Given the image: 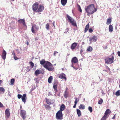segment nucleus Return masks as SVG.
<instances>
[{
    "mask_svg": "<svg viewBox=\"0 0 120 120\" xmlns=\"http://www.w3.org/2000/svg\"><path fill=\"white\" fill-rule=\"evenodd\" d=\"M85 9L87 13L91 15L96 11L97 10L95 8L94 4H91L87 6L85 8Z\"/></svg>",
    "mask_w": 120,
    "mask_h": 120,
    "instance_id": "1",
    "label": "nucleus"
},
{
    "mask_svg": "<svg viewBox=\"0 0 120 120\" xmlns=\"http://www.w3.org/2000/svg\"><path fill=\"white\" fill-rule=\"evenodd\" d=\"M43 67L49 71H52L54 69L52 65L49 62L46 64L43 65Z\"/></svg>",
    "mask_w": 120,
    "mask_h": 120,
    "instance_id": "2",
    "label": "nucleus"
},
{
    "mask_svg": "<svg viewBox=\"0 0 120 120\" xmlns=\"http://www.w3.org/2000/svg\"><path fill=\"white\" fill-rule=\"evenodd\" d=\"M66 16L68 18V22L71 23L73 26H77L76 22L74 19L68 14Z\"/></svg>",
    "mask_w": 120,
    "mask_h": 120,
    "instance_id": "3",
    "label": "nucleus"
},
{
    "mask_svg": "<svg viewBox=\"0 0 120 120\" xmlns=\"http://www.w3.org/2000/svg\"><path fill=\"white\" fill-rule=\"evenodd\" d=\"M63 116L62 112L58 111L56 113V118L57 120H61L63 119Z\"/></svg>",
    "mask_w": 120,
    "mask_h": 120,
    "instance_id": "4",
    "label": "nucleus"
},
{
    "mask_svg": "<svg viewBox=\"0 0 120 120\" xmlns=\"http://www.w3.org/2000/svg\"><path fill=\"white\" fill-rule=\"evenodd\" d=\"M114 57L112 56L111 58L107 57L105 60V62L107 64H111L113 62Z\"/></svg>",
    "mask_w": 120,
    "mask_h": 120,
    "instance_id": "5",
    "label": "nucleus"
},
{
    "mask_svg": "<svg viewBox=\"0 0 120 120\" xmlns=\"http://www.w3.org/2000/svg\"><path fill=\"white\" fill-rule=\"evenodd\" d=\"M20 113L21 116L22 117V118L24 120L26 117V112L25 110L21 109L20 111Z\"/></svg>",
    "mask_w": 120,
    "mask_h": 120,
    "instance_id": "6",
    "label": "nucleus"
},
{
    "mask_svg": "<svg viewBox=\"0 0 120 120\" xmlns=\"http://www.w3.org/2000/svg\"><path fill=\"white\" fill-rule=\"evenodd\" d=\"M9 110L10 109L8 108H7L5 110V114L6 118L8 119L10 116V113Z\"/></svg>",
    "mask_w": 120,
    "mask_h": 120,
    "instance_id": "7",
    "label": "nucleus"
},
{
    "mask_svg": "<svg viewBox=\"0 0 120 120\" xmlns=\"http://www.w3.org/2000/svg\"><path fill=\"white\" fill-rule=\"evenodd\" d=\"M38 7V4L37 2L34 4L32 6V9L33 11L35 12L37 10Z\"/></svg>",
    "mask_w": 120,
    "mask_h": 120,
    "instance_id": "8",
    "label": "nucleus"
},
{
    "mask_svg": "<svg viewBox=\"0 0 120 120\" xmlns=\"http://www.w3.org/2000/svg\"><path fill=\"white\" fill-rule=\"evenodd\" d=\"M97 37L95 35H94L93 37H90L89 38V41L90 43H91L92 42H95L97 40Z\"/></svg>",
    "mask_w": 120,
    "mask_h": 120,
    "instance_id": "9",
    "label": "nucleus"
},
{
    "mask_svg": "<svg viewBox=\"0 0 120 120\" xmlns=\"http://www.w3.org/2000/svg\"><path fill=\"white\" fill-rule=\"evenodd\" d=\"M39 28L38 26H36L35 24L34 25H32L31 28V30L32 33H35L34 28H35L36 30H38Z\"/></svg>",
    "mask_w": 120,
    "mask_h": 120,
    "instance_id": "10",
    "label": "nucleus"
},
{
    "mask_svg": "<svg viewBox=\"0 0 120 120\" xmlns=\"http://www.w3.org/2000/svg\"><path fill=\"white\" fill-rule=\"evenodd\" d=\"M111 112V111H110V109H107L105 111L104 116L107 118L110 114Z\"/></svg>",
    "mask_w": 120,
    "mask_h": 120,
    "instance_id": "11",
    "label": "nucleus"
},
{
    "mask_svg": "<svg viewBox=\"0 0 120 120\" xmlns=\"http://www.w3.org/2000/svg\"><path fill=\"white\" fill-rule=\"evenodd\" d=\"M45 99L46 100V103L48 104H52L54 102V100H52L51 101V100H49V99H47V98H45Z\"/></svg>",
    "mask_w": 120,
    "mask_h": 120,
    "instance_id": "12",
    "label": "nucleus"
},
{
    "mask_svg": "<svg viewBox=\"0 0 120 120\" xmlns=\"http://www.w3.org/2000/svg\"><path fill=\"white\" fill-rule=\"evenodd\" d=\"M44 7L41 5H40L37 11L38 12H42L44 9Z\"/></svg>",
    "mask_w": 120,
    "mask_h": 120,
    "instance_id": "13",
    "label": "nucleus"
},
{
    "mask_svg": "<svg viewBox=\"0 0 120 120\" xmlns=\"http://www.w3.org/2000/svg\"><path fill=\"white\" fill-rule=\"evenodd\" d=\"M18 22L19 23H22L24 26H26L25 20L24 19H20L18 20Z\"/></svg>",
    "mask_w": 120,
    "mask_h": 120,
    "instance_id": "14",
    "label": "nucleus"
},
{
    "mask_svg": "<svg viewBox=\"0 0 120 120\" xmlns=\"http://www.w3.org/2000/svg\"><path fill=\"white\" fill-rule=\"evenodd\" d=\"M77 43L76 42H74L72 43L71 45L70 48L72 50H74L76 47Z\"/></svg>",
    "mask_w": 120,
    "mask_h": 120,
    "instance_id": "15",
    "label": "nucleus"
},
{
    "mask_svg": "<svg viewBox=\"0 0 120 120\" xmlns=\"http://www.w3.org/2000/svg\"><path fill=\"white\" fill-rule=\"evenodd\" d=\"M26 95L25 94H24L22 97V101L25 103L26 101Z\"/></svg>",
    "mask_w": 120,
    "mask_h": 120,
    "instance_id": "16",
    "label": "nucleus"
},
{
    "mask_svg": "<svg viewBox=\"0 0 120 120\" xmlns=\"http://www.w3.org/2000/svg\"><path fill=\"white\" fill-rule=\"evenodd\" d=\"M72 64L77 63L78 62V59L76 57H74L72 58L71 60Z\"/></svg>",
    "mask_w": 120,
    "mask_h": 120,
    "instance_id": "17",
    "label": "nucleus"
},
{
    "mask_svg": "<svg viewBox=\"0 0 120 120\" xmlns=\"http://www.w3.org/2000/svg\"><path fill=\"white\" fill-rule=\"evenodd\" d=\"M48 61H45V60H42L40 61V64L41 65H43V66L46 64Z\"/></svg>",
    "mask_w": 120,
    "mask_h": 120,
    "instance_id": "18",
    "label": "nucleus"
},
{
    "mask_svg": "<svg viewBox=\"0 0 120 120\" xmlns=\"http://www.w3.org/2000/svg\"><path fill=\"white\" fill-rule=\"evenodd\" d=\"M65 108V106L64 105L62 104L60 107V110L58 111H59L60 112H62V111L64 110Z\"/></svg>",
    "mask_w": 120,
    "mask_h": 120,
    "instance_id": "19",
    "label": "nucleus"
},
{
    "mask_svg": "<svg viewBox=\"0 0 120 120\" xmlns=\"http://www.w3.org/2000/svg\"><path fill=\"white\" fill-rule=\"evenodd\" d=\"M59 78L61 79H64L65 80L66 79L65 75L64 74H61L59 76Z\"/></svg>",
    "mask_w": 120,
    "mask_h": 120,
    "instance_id": "20",
    "label": "nucleus"
},
{
    "mask_svg": "<svg viewBox=\"0 0 120 120\" xmlns=\"http://www.w3.org/2000/svg\"><path fill=\"white\" fill-rule=\"evenodd\" d=\"M12 54L14 56V58L15 60H17L19 59L18 58L19 57L18 55L15 54V53H12Z\"/></svg>",
    "mask_w": 120,
    "mask_h": 120,
    "instance_id": "21",
    "label": "nucleus"
},
{
    "mask_svg": "<svg viewBox=\"0 0 120 120\" xmlns=\"http://www.w3.org/2000/svg\"><path fill=\"white\" fill-rule=\"evenodd\" d=\"M57 86V85H55L54 84L53 85V87L55 91V94H56L58 92Z\"/></svg>",
    "mask_w": 120,
    "mask_h": 120,
    "instance_id": "22",
    "label": "nucleus"
},
{
    "mask_svg": "<svg viewBox=\"0 0 120 120\" xmlns=\"http://www.w3.org/2000/svg\"><path fill=\"white\" fill-rule=\"evenodd\" d=\"M67 0H61V3L62 4L65 6L67 3Z\"/></svg>",
    "mask_w": 120,
    "mask_h": 120,
    "instance_id": "23",
    "label": "nucleus"
},
{
    "mask_svg": "<svg viewBox=\"0 0 120 120\" xmlns=\"http://www.w3.org/2000/svg\"><path fill=\"white\" fill-rule=\"evenodd\" d=\"M89 26V23H88L86 26L84 30V33H86L88 30Z\"/></svg>",
    "mask_w": 120,
    "mask_h": 120,
    "instance_id": "24",
    "label": "nucleus"
},
{
    "mask_svg": "<svg viewBox=\"0 0 120 120\" xmlns=\"http://www.w3.org/2000/svg\"><path fill=\"white\" fill-rule=\"evenodd\" d=\"M109 30L110 32H112L113 30V26L111 25H110L109 26Z\"/></svg>",
    "mask_w": 120,
    "mask_h": 120,
    "instance_id": "25",
    "label": "nucleus"
},
{
    "mask_svg": "<svg viewBox=\"0 0 120 120\" xmlns=\"http://www.w3.org/2000/svg\"><path fill=\"white\" fill-rule=\"evenodd\" d=\"M41 72V71L40 70H36L35 72V74L36 75H37L38 74H40Z\"/></svg>",
    "mask_w": 120,
    "mask_h": 120,
    "instance_id": "26",
    "label": "nucleus"
},
{
    "mask_svg": "<svg viewBox=\"0 0 120 120\" xmlns=\"http://www.w3.org/2000/svg\"><path fill=\"white\" fill-rule=\"evenodd\" d=\"M112 22V19L111 18L108 19L107 20L106 24L107 25L110 24Z\"/></svg>",
    "mask_w": 120,
    "mask_h": 120,
    "instance_id": "27",
    "label": "nucleus"
},
{
    "mask_svg": "<svg viewBox=\"0 0 120 120\" xmlns=\"http://www.w3.org/2000/svg\"><path fill=\"white\" fill-rule=\"evenodd\" d=\"M6 53H2V54L1 55V57L4 60H5V59L6 55Z\"/></svg>",
    "mask_w": 120,
    "mask_h": 120,
    "instance_id": "28",
    "label": "nucleus"
},
{
    "mask_svg": "<svg viewBox=\"0 0 120 120\" xmlns=\"http://www.w3.org/2000/svg\"><path fill=\"white\" fill-rule=\"evenodd\" d=\"M53 78V77L52 76H50L49 78L48 79V82L49 83H51Z\"/></svg>",
    "mask_w": 120,
    "mask_h": 120,
    "instance_id": "29",
    "label": "nucleus"
},
{
    "mask_svg": "<svg viewBox=\"0 0 120 120\" xmlns=\"http://www.w3.org/2000/svg\"><path fill=\"white\" fill-rule=\"evenodd\" d=\"M85 106L84 105H83L82 104H81L79 106V108L80 109H85Z\"/></svg>",
    "mask_w": 120,
    "mask_h": 120,
    "instance_id": "30",
    "label": "nucleus"
},
{
    "mask_svg": "<svg viewBox=\"0 0 120 120\" xmlns=\"http://www.w3.org/2000/svg\"><path fill=\"white\" fill-rule=\"evenodd\" d=\"M93 50L92 47L91 46H89L87 48V51L89 52H91Z\"/></svg>",
    "mask_w": 120,
    "mask_h": 120,
    "instance_id": "31",
    "label": "nucleus"
},
{
    "mask_svg": "<svg viewBox=\"0 0 120 120\" xmlns=\"http://www.w3.org/2000/svg\"><path fill=\"white\" fill-rule=\"evenodd\" d=\"M68 92L66 90L64 92V97L65 98H67L68 97Z\"/></svg>",
    "mask_w": 120,
    "mask_h": 120,
    "instance_id": "32",
    "label": "nucleus"
},
{
    "mask_svg": "<svg viewBox=\"0 0 120 120\" xmlns=\"http://www.w3.org/2000/svg\"><path fill=\"white\" fill-rule=\"evenodd\" d=\"M44 105H45V108L46 109L50 110L51 107L49 105L47 104Z\"/></svg>",
    "mask_w": 120,
    "mask_h": 120,
    "instance_id": "33",
    "label": "nucleus"
},
{
    "mask_svg": "<svg viewBox=\"0 0 120 120\" xmlns=\"http://www.w3.org/2000/svg\"><path fill=\"white\" fill-rule=\"evenodd\" d=\"M77 112L78 116L79 117L80 116L81 114L80 110L79 109H77Z\"/></svg>",
    "mask_w": 120,
    "mask_h": 120,
    "instance_id": "34",
    "label": "nucleus"
},
{
    "mask_svg": "<svg viewBox=\"0 0 120 120\" xmlns=\"http://www.w3.org/2000/svg\"><path fill=\"white\" fill-rule=\"evenodd\" d=\"M115 95L116 96H119L120 95V90L117 91L115 93Z\"/></svg>",
    "mask_w": 120,
    "mask_h": 120,
    "instance_id": "35",
    "label": "nucleus"
},
{
    "mask_svg": "<svg viewBox=\"0 0 120 120\" xmlns=\"http://www.w3.org/2000/svg\"><path fill=\"white\" fill-rule=\"evenodd\" d=\"M75 104H77V102H78L79 101V99L76 98H75Z\"/></svg>",
    "mask_w": 120,
    "mask_h": 120,
    "instance_id": "36",
    "label": "nucleus"
},
{
    "mask_svg": "<svg viewBox=\"0 0 120 120\" xmlns=\"http://www.w3.org/2000/svg\"><path fill=\"white\" fill-rule=\"evenodd\" d=\"M5 91V89L3 87H0V93L1 92H2L4 93Z\"/></svg>",
    "mask_w": 120,
    "mask_h": 120,
    "instance_id": "37",
    "label": "nucleus"
},
{
    "mask_svg": "<svg viewBox=\"0 0 120 120\" xmlns=\"http://www.w3.org/2000/svg\"><path fill=\"white\" fill-rule=\"evenodd\" d=\"M46 28V29L48 30H49V24L48 23L45 26Z\"/></svg>",
    "mask_w": 120,
    "mask_h": 120,
    "instance_id": "38",
    "label": "nucleus"
},
{
    "mask_svg": "<svg viewBox=\"0 0 120 120\" xmlns=\"http://www.w3.org/2000/svg\"><path fill=\"white\" fill-rule=\"evenodd\" d=\"M103 102V100L101 98V99L99 101L98 103L99 104H101Z\"/></svg>",
    "mask_w": 120,
    "mask_h": 120,
    "instance_id": "39",
    "label": "nucleus"
},
{
    "mask_svg": "<svg viewBox=\"0 0 120 120\" xmlns=\"http://www.w3.org/2000/svg\"><path fill=\"white\" fill-rule=\"evenodd\" d=\"M15 82V79H11V84L13 85L14 84V82Z\"/></svg>",
    "mask_w": 120,
    "mask_h": 120,
    "instance_id": "40",
    "label": "nucleus"
},
{
    "mask_svg": "<svg viewBox=\"0 0 120 120\" xmlns=\"http://www.w3.org/2000/svg\"><path fill=\"white\" fill-rule=\"evenodd\" d=\"M88 109L90 111V112H91L93 111V109L91 107L89 106L88 107Z\"/></svg>",
    "mask_w": 120,
    "mask_h": 120,
    "instance_id": "41",
    "label": "nucleus"
},
{
    "mask_svg": "<svg viewBox=\"0 0 120 120\" xmlns=\"http://www.w3.org/2000/svg\"><path fill=\"white\" fill-rule=\"evenodd\" d=\"M29 64H30V65L31 66V68H33L34 66V64L32 62H29Z\"/></svg>",
    "mask_w": 120,
    "mask_h": 120,
    "instance_id": "42",
    "label": "nucleus"
},
{
    "mask_svg": "<svg viewBox=\"0 0 120 120\" xmlns=\"http://www.w3.org/2000/svg\"><path fill=\"white\" fill-rule=\"evenodd\" d=\"M107 117L104 116L101 118V120H106Z\"/></svg>",
    "mask_w": 120,
    "mask_h": 120,
    "instance_id": "43",
    "label": "nucleus"
},
{
    "mask_svg": "<svg viewBox=\"0 0 120 120\" xmlns=\"http://www.w3.org/2000/svg\"><path fill=\"white\" fill-rule=\"evenodd\" d=\"M79 8H78V10L80 12H82V9L80 7V5H79Z\"/></svg>",
    "mask_w": 120,
    "mask_h": 120,
    "instance_id": "44",
    "label": "nucleus"
},
{
    "mask_svg": "<svg viewBox=\"0 0 120 120\" xmlns=\"http://www.w3.org/2000/svg\"><path fill=\"white\" fill-rule=\"evenodd\" d=\"M17 97H18V98L19 99H20L21 98H22V96L21 94H18L17 95Z\"/></svg>",
    "mask_w": 120,
    "mask_h": 120,
    "instance_id": "45",
    "label": "nucleus"
},
{
    "mask_svg": "<svg viewBox=\"0 0 120 120\" xmlns=\"http://www.w3.org/2000/svg\"><path fill=\"white\" fill-rule=\"evenodd\" d=\"M89 31L90 33H92L93 31V30L91 28H90L89 29Z\"/></svg>",
    "mask_w": 120,
    "mask_h": 120,
    "instance_id": "46",
    "label": "nucleus"
},
{
    "mask_svg": "<svg viewBox=\"0 0 120 120\" xmlns=\"http://www.w3.org/2000/svg\"><path fill=\"white\" fill-rule=\"evenodd\" d=\"M4 106L3 104L0 102V108L1 107H3Z\"/></svg>",
    "mask_w": 120,
    "mask_h": 120,
    "instance_id": "47",
    "label": "nucleus"
},
{
    "mask_svg": "<svg viewBox=\"0 0 120 120\" xmlns=\"http://www.w3.org/2000/svg\"><path fill=\"white\" fill-rule=\"evenodd\" d=\"M72 67L74 69H75L76 70L77 69H78V68H75V67H74L73 65H72Z\"/></svg>",
    "mask_w": 120,
    "mask_h": 120,
    "instance_id": "48",
    "label": "nucleus"
},
{
    "mask_svg": "<svg viewBox=\"0 0 120 120\" xmlns=\"http://www.w3.org/2000/svg\"><path fill=\"white\" fill-rule=\"evenodd\" d=\"M115 115L116 114L114 115V116L112 118V119H115Z\"/></svg>",
    "mask_w": 120,
    "mask_h": 120,
    "instance_id": "49",
    "label": "nucleus"
},
{
    "mask_svg": "<svg viewBox=\"0 0 120 120\" xmlns=\"http://www.w3.org/2000/svg\"><path fill=\"white\" fill-rule=\"evenodd\" d=\"M48 95L49 96L52 95V94H51V93L50 92H49V94H48Z\"/></svg>",
    "mask_w": 120,
    "mask_h": 120,
    "instance_id": "50",
    "label": "nucleus"
},
{
    "mask_svg": "<svg viewBox=\"0 0 120 120\" xmlns=\"http://www.w3.org/2000/svg\"><path fill=\"white\" fill-rule=\"evenodd\" d=\"M77 104H75V105H74L73 106V107L74 108H75L76 107V105Z\"/></svg>",
    "mask_w": 120,
    "mask_h": 120,
    "instance_id": "51",
    "label": "nucleus"
},
{
    "mask_svg": "<svg viewBox=\"0 0 120 120\" xmlns=\"http://www.w3.org/2000/svg\"><path fill=\"white\" fill-rule=\"evenodd\" d=\"M2 81L1 80H0V86L1 85V84L2 82Z\"/></svg>",
    "mask_w": 120,
    "mask_h": 120,
    "instance_id": "52",
    "label": "nucleus"
},
{
    "mask_svg": "<svg viewBox=\"0 0 120 120\" xmlns=\"http://www.w3.org/2000/svg\"><path fill=\"white\" fill-rule=\"evenodd\" d=\"M55 23V22L54 21V22H53V23H52V24L54 26V27H55V25H54V23Z\"/></svg>",
    "mask_w": 120,
    "mask_h": 120,
    "instance_id": "53",
    "label": "nucleus"
},
{
    "mask_svg": "<svg viewBox=\"0 0 120 120\" xmlns=\"http://www.w3.org/2000/svg\"><path fill=\"white\" fill-rule=\"evenodd\" d=\"M26 44L27 45H28L29 44V42L28 41H27L26 42Z\"/></svg>",
    "mask_w": 120,
    "mask_h": 120,
    "instance_id": "54",
    "label": "nucleus"
},
{
    "mask_svg": "<svg viewBox=\"0 0 120 120\" xmlns=\"http://www.w3.org/2000/svg\"><path fill=\"white\" fill-rule=\"evenodd\" d=\"M118 55L119 56H120V53H117Z\"/></svg>",
    "mask_w": 120,
    "mask_h": 120,
    "instance_id": "55",
    "label": "nucleus"
},
{
    "mask_svg": "<svg viewBox=\"0 0 120 120\" xmlns=\"http://www.w3.org/2000/svg\"><path fill=\"white\" fill-rule=\"evenodd\" d=\"M3 52H6L5 50H4Z\"/></svg>",
    "mask_w": 120,
    "mask_h": 120,
    "instance_id": "56",
    "label": "nucleus"
},
{
    "mask_svg": "<svg viewBox=\"0 0 120 120\" xmlns=\"http://www.w3.org/2000/svg\"><path fill=\"white\" fill-rule=\"evenodd\" d=\"M22 106L21 105V106H20V109H22Z\"/></svg>",
    "mask_w": 120,
    "mask_h": 120,
    "instance_id": "57",
    "label": "nucleus"
},
{
    "mask_svg": "<svg viewBox=\"0 0 120 120\" xmlns=\"http://www.w3.org/2000/svg\"><path fill=\"white\" fill-rule=\"evenodd\" d=\"M56 53H54V56H55L56 54Z\"/></svg>",
    "mask_w": 120,
    "mask_h": 120,
    "instance_id": "58",
    "label": "nucleus"
},
{
    "mask_svg": "<svg viewBox=\"0 0 120 120\" xmlns=\"http://www.w3.org/2000/svg\"><path fill=\"white\" fill-rule=\"evenodd\" d=\"M119 87L120 88V84L119 85Z\"/></svg>",
    "mask_w": 120,
    "mask_h": 120,
    "instance_id": "59",
    "label": "nucleus"
},
{
    "mask_svg": "<svg viewBox=\"0 0 120 120\" xmlns=\"http://www.w3.org/2000/svg\"><path fill=\"white\" fill-rule=\"evenodd\" d=\"M117 52H118V53L120 52L118 51Z\"/></svg>",
    "mask_w": 120,
    "mask_h": 120,
    "instance_id": "60",
    "label": "nucleus"
},
{
    "mask_svg": "<svg viewBox=\"0 0 120 120\" xmlns=\"http://www.w3.org/2000/svg\"><path fill=\"white\" fill-rule=\"evenodd\" d=\"M54 52H55H55H56V51H55Z\"/></svg>",
    "mask_w": 120,
    "mask_h": 120,
    "instance_id": "61",
    "label": "nucleus"
},
{
    "mask_svg": "<svg viewBox=\"0 0 120 120\" xmlns=\"http://www.w3.org/2000/svg\"><path fill=\"white\" fill-rule=\"evenodd\" d=\"M12 1H14L15 0H12Z\"/></svg>",
    "mask_w": 120,
    "mask_h": 120,
    "instance_id": "62",
    "label": "nucleus"
},
{
    "mask_svg": "<svg viewBox=\"0 0 120 120\" xmlns=\"http://www.w3.org/2000/svg\"><path fill=\"white\" fill-rule=\"evenodd\" d=\"M49 21H51V20H49Z\"/></svg>",
    "mask_w": 120,
    "mask_h": 120,
    "instance_id": "63",
    "label": "nucleus"
}]
</instances>
